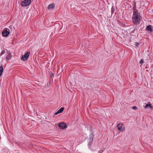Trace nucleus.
I'll list each match as a JSON object with an SVG mask.
<instances>
[{
  "mask_svg": "<svg viewBox=\"0 0 153 153\" xmlns=\"http://www.w3.org/2000/svg\"><path fill=\"white\" fill-rule=\"evenodd\" d=\"M3 67L2 66H0V76H1L2 74V73L3 72Z\"/></svg>",
  "mask_w": 153,
  "mask_h": 153,
  "instance_id": "11",
  "label": "nucleus"
},
{
  "mask_svg": "<svg viewBox=\"0 0 153 153\" xmlns=\"http://www.w3.org/2000/svg\"><path fill=\"white\" fill-rule=\"evenodd\" d=\"M114 10L115 9L114 7H112L111 9V13L112 14L114 13Z\"/></svg>",
  "mask_w": 153,
  "mask_h": 153,
  "instance_id": "15",
  "label": "nucleus"
},
{
  "mask_svg": "<svg viewBox=\"0 0 153 153\" xmlns=\"http://www.w3.org/2000/svg\"><path fill=\"white\" fill-rule=\"evenodd\" d=\"M144 62V61L143 59H141L140 60V63L141 64H142V63H143Z\"/></svg>",
  "mask_w": 153,
  "mask_h": 153,
  "instance_id": "19",
  "label": "nucleus"
},
{
  "mask_svg": "<svg viewBox=\"0 0 153 153\" xmlns=\"http://www.w3.org/2000/svg\"><path fill=\"white\" fill-rule=\"evenodd\" d=\"M30 53V52L28 51L23 55L21 58V60L23 61H26L28 59Z\"/></svg>",
  "mask_w": 153,
  "mask_h": 153,
  "instance_id": "5",
  "label": "nucleus"
},
{
  "mask_svg": "<svg viewBox=\"0 0 153 153\" xmlns=\"http://www.w3.org/2000/svg\"><path fill=\"white\" fill-rule=\"evenodd\" d=\"M31 0H25L21 3L22 7H25L29 5L31 3Z\"/></svg>",
  "mask_w": 153,
  "mask_h": 153,
  "instance_id": "2",
  "label": "nucleus"
},
{
  "mask_svg": "<svg viewBox=\"0 0 153 153\" xmlns=\"http://www.w3.org/2000/svg\"><path fill=\"white\" fill-rule=\"evenodd\" d=\"M132 108L134 110L137 109V107L136 106H134L132 107Z\"/></svg>",
  "mask_w": 153,
  "mask_h": 153,
  "instance_id": "17",
  "label": "nucleus"
},
{
  "mask_svg": "<svg viewBox=\"0 0 153 153\" xmlns=\"http://www.w3.org/2000/svg\"><path fill=\"white\" fill-rule=\"evenodd\" d=\"M145 107L146 108H152V106L149 104H146Z\"/></svg>",
  "mask_w": 153,
  "mask_h": 153,
  "instance_id": "12",
  "label": "nucleus"
},
{
  "mask_svg": "<svg viewBox=\"0 0 153 153\" xmlns=\"http://www.w3.org/2000/svg\"><path fill=\"white\" fill-rule=\"evenodd\" d=\"M92 144H89L88 145V146L89 149H90L91 150H93L94 149L93 148H92V145H91Z\"/></svg>",
  "mask_w": 153,
  "mask_h": 153,
  "instance_id": "14",
  "label": "nucleus"
},
{
  "mask_svg": "<svg viewBox=\"0 0 153 153\" xmlns=\"http://www.w3.org/2000/svg\"><path fill=\"white\" fill-rule=\"evenodd\" d=\"M141 17L139 13L137 11H134L132 16V21L135 24H138L141 19Z\"/></svg>",
  "mask_w": 153,
  "mask_h": 153,
  "instance_id": "1",
  "label": "nucleus"
},
{
  "mask_svg": "<svg viewBox=\"0 0 153 153\" xmlns=\"http://www.w3.org/2000/svg\"><path fill=\"white\" fill-rule=\"evenodd\" d=\"M54 4H51L48 5V9H53L54 8Z\"/></svg>",
  "mask_w": 153,
  "mask_h": 153,
  "instance_id": "10",
  "label": "nucleus"
},
{
  "mask_svg": "<svg viewBox=\"0 0 153 153\" xmlns=\"http://www.w3.org/2000/svg\"><path fill=\"white\" fill-rule=\"evenodd\" d=\"M118 129L120 131H123L125 129V127L122 123H119L117 126Z\"/></svg>",
  "mask_w": 153,
  "mask_h": 153,
  "instance_id": "4",
  "label": "nucleus"
},
{
  "mask_svg": "<svg viewBox=\"0 0 153 153\" xmlns=\"http://www.w3.org/2000/svg\"><path fill=\"white\" fill-rule=\"evenodd\" d=\"M59 127L61 129H64L67 127L66 123H60L58 125Z\"/></svg>",
  "mask_w": 153,
  "mask_h": 153,
  "instance_id": "6",
  "label": "nucleus"
},
{
  "mask_svg": "<svg viewBox=\"0 0 153 153\" xmlns=\"http://www.w3.org/2000/svg\"><path fill=\"white\" fill-rule=\"evenodd\" d=\"M135 45L136 46L138 47L139 45V43L138 42H135Z\"/></svg>",
  "mask_w": 153,
  "mask_h": 153,
  "instance_id": "18",
  "label": "nucleus"
},
{
  "mask_svg": "<svg viewBox=\"0 0 153 153\" xmlns=\"http://www.w3.org/2000/svg\"><path fill=\"white\" fill-rule=\"evenodd\" d=\"M10 30L7 28H6L4 29L2 32V36L4 37L7 36L10 34Z\"/></svg>",
  "mask_w": 153,
  "mask_h": 153,
  "instance_id": "3",
  "label": "nucleus"
},
{
  "mask_svg": "<svg viewBox=\"0 0 153 153\" xmlns=\"http://www.w3.org/2000/svg\"><path fill=\"white\" fill-rule=\"evenodd\" d=\"M11 58V54H9L6 57V60L7 61H8Z\"/></svg>",
  "mask_w": 153,
  "mask_h": 153,
  "instance_id": "13",
  "label": "nucleus"
},
{
  "mask_svg": "<svg viewBox=\"0 0 153 153\" xmlns=\"http://www.w3.org/2000/svg\"><path fill=\"white\" fill-rule=\"evenodd\" d=\"M146 29L147 30L150 31L151 32H152L153 31L152 28V26L151 25L147 26Z\"/></svg>",
  "mask_w": 153,
  "mask_h": 153,
  "instance_id": "9",
  "label": "nucleus"
},
{
  "mask_svg": "<svg viewBox=\"0 0 153 153\" xmlns=\"http://www.w3.org/2000/svg\"><path fill=\"white\" fill-rule=\"evenodd\" d=\"M94 134L92 133L89 135V142L91 143L92 142L94 138Z\"/></svg>",
  "mask_w": 153,
  "mask_h": 153,
  "instance_id": "8",
  "label": "nucleus"
},
{
  "mask_svg": "<svg viewBox=\"0 0 153 153\" xmlns=\"http://www.w3.org/2000/svg\"><path fill=\"white\" fill-rule=\"evenodd\" d=\"M64 108L63 107L61 108L56 112L55 113V115H57L58 114L62 113L64 110Z\"/></svg>",
  "mask_w": 153,
  "mask_h": 153,
  "instance_id": "7",
  "label": "nucleus"
},
{
  "mask_svg": "<svg viewBox=\"0 0 153 153\" xmlns=\"http://www.w3.org/2000/svg\"><path fill=\"white\" fill-rule=\"evenodd\" d=\"M5 50H3L1 51V53H0V55L1 56V55L4 54L5 53Z\"/></svg>",
  "mask_w": 153,
  "mask_h": 153,
  "instance_id": "16",
  "label": "nucleus"
}]
</instances>
